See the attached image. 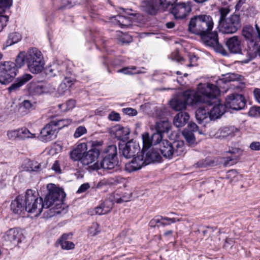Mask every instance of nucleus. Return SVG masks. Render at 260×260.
Wrapping results in <instances>:
<instances>
[{
    "mask_svg": "<svg viewBox=\"0 0 260 260\" xmlns=\"http://www.w3.org/2000/svg\"><path fill=\"white\" fill-rule=\"evenodd\" d=\"M65 84V83L60 84L57 89V94L58 95L57 96H60L64 94L65 92L69 90V88H68Z\"/></svg>",
    "mask_w": 260,
    "mask_h": 260,
    "instance_id": "nucleus-55",
    "label": "nucleus"
},
{
    "mask_svg": "<svg viewBox=\"0 0 260 260\" xmlns=\"http://www.w3.org/2000/svg\"><path fill=\"white\" fill-rule=\"evenodd\" d=\"M200 36L202 41L206 45L212 47L218 46V37L217 31L209 32Z\"/></svg>",
    "mask_w": 260,
    "mask_h": 260,
    "instance_id": "nucleus-22",
    "label": "nucleus"
},
{
    "mask_svg": "<svg viewBox=\"0 0 260 260\" xmlns=\"http://www.w3.org/2000/svg\"><path fill=\"white\" fill-rule=\"evenodd\" d=\"M143 147L141 153L144 154L146 150H147L153 144L152 141H151V137L149 136L148 133H145L142 136Z\"/></svg>",
    "mask_w": 260,
    "mask_h": 260,
    "instance_id": "nucleus-37",
    "label": "nucleus"
},
{
    "mask_svg": "<svg viewBox=\"0 0 260 260\" xmlns=\"http://www.w3.org/2000/svg\"><path fill=\"white\" fill-rule=\"evenodd\" d=\"M182 134L188 143L193 144L195 142V137L192 132L184 129Z\"/></svg>",
    "mask_w": 260,
    "mask_h": 260,
    "instance_id": "nucleus-43",
    "label": "nucleus"
},
{
    "mask_svg": "<svg viewBox=\"0 0 260 260\" xmlns=\"http://www.w3.org/2000/svg\"><path fill=\"white\" fill-rule=\"evenodd\" d=\"M16 62L19 68L26 63L28 70L32 74L41 73L45 65L42 53L35 47L29 48L26 52H20L17 56Z\"/></svg>",
    "mask_w": 260,
    "mask_h": 260,
    "instance_id": "nucleus-2",
    "label": "nucleus"
},
{
    "mask_svg": "<svg viewBox=\"0 0 260 260\" xmlns=\"http://www.w3.org/2000/svg\"><path fill=\"white\" fill-rule=\"evenodd\" d=\"M221 128L223 139L228 137H233L238 132V129L234 126L223 127Z\"/></svg>",
    "mask_w": 260,
    "mask_h": 260,
    "instance_id": "nucleus-40",
    "label": "nucleus"
},
{
    "mask_svg": "<svg viewBox=\"0 0 260 260\" xmlns=\"http://www.w3.org/2000/svg\"><path fill=\"white\" fill-rule=\"evenodd\" d=\"M22 39L21 35L18 32H13L9 34L8 39L6 41L7 46H11L16 44Z\"/></svg>",
    "mask_w": 260,
    "mask_h": 260,
    "instance_id": "nucleus-36",
    "label": "nucleus"
},
{
    "mask_svg": "<svg viewBox=\"0 0 260 260\" xmlns=\"http://www.w3.org/2000/svg\"><path fill=\"white\" fill-rule=\"evenodd\" d=\"M8 17L5 15H0V31H2L6 25V23L8 21Z\"/></svg>",
    "mask_w": 260,
    "mask_h": 260,
    "instance_id": "nucleus-59",
    "label": "nucleus"
},
{
    "mask_svg": "<svg viewBox=\"0 0 260 260\" xmlns=\"http://www.w3.org/2000/svg\"><path fill=\"white\" fill-rule=\"evenodd\" d=\"M241 26L240 16L237 14L230 17L219 23V31L224 34H233L237 32Z\"/></svg>",
    "mask_w": 260,
    "mask_h": 260,
    "instance_id": "nucleus-10",
    "label": "nucleus"
},
{
    "mask_svg": "<svg viewBox=\"0 0 260 260\" xmlns=\"http://www.w3.org/2000/svg\"><path fill=\"white\" fill-rule=\"evenodd\" d=\"M111 133L114 135L117 139L124 140L127 139L130 131L127 127L116 125L112 129Z\"/></svg>",
    "mask_w": 260,
    "mask_h": 260,
    "instance_id": "nucleus-24",
    "label": "nucleus"
},
{
    "mask_svg": "<svg viewBox=\"0 0 260 260\" xmlns=\"http://www.w3.org/2000/svg\"><path fill=\"white\" fill-rule=\"evenodd\" d=\"M55 91V86L49 83L43 84V93H53Z\"/></svg>",
    "mask_w": 260,
    "mask_h": 260,
    "instance_id": "nucleus-51",
    "label": "nucleus"
},
{
    "mask_svg": "<svg viewBox=\"0 0 260 260\" xmlns=\"http://www.w3.org/2000/svg\"><path fill=\"white\" fill-rule=\"evenodd\" d=\"M177 0H149L142 3L144 11L150 15H155L159 10H166L168 7Z\"/></svg>",
    "mask_w": 260,
    "mask_h": 260,
    "instance_id": "nucleus-8",
    "label": "nucleus"
},
{
    "mask_svg": "<svg viewBox=\"0 0 260 260\" xmlns=\"http://www.w3.org/2000/svg\"><path fill=\"white\" fill-rule=\"evenodd\" d=\"M118 73H121L126 75H133L135 74H142L144 72L141 69H137L135 66L123 68L117 71Z\"/></svg>",
    "mask_w": 260,
    "mask_h": 260,
    "instance_id": "nucleus-38",
    "label": "nucleus"
},
{
    "mask_svg": "<svg viewBox=\"0 0 260 260\" xmlns=\"http://www.w3.org/2000/svg\"><path fill=\"white\" fill-rule=\"evenodd\" d=\"M47 188L49 193L44 201L46 209L51 208L53 205L57 209L60 208L63 199L66 197L64 192L53 184H48Z\"/></svg>",
    "mask_w": 260,
    "mask_h": 260,
    "instance_id": "nucleus-6",
    "label": "nucleus"
},
{
    "mask_svg": "<svg viewBox=\"0 0 260 260\" xmlns=\"http://www.w3.org/2000/svg\"><path fill=\"white\" fill-rule=\"evenodd\" d=\"M171 128V124L168 120H162L156 122L155 124L156 132L161 134L168 133Z\"/></svg>",
    "mask_w": 260,
    "mask_h": 260,
    "instance_id": "nucleus-34",
    "label": "nucleus"
},
{
    "mask_svg": "<svg viewBox=\"0 0 260 260\" xmlns=\"http://www.w3.org/2000/svg\"><path fill=\"white\" fill-rule=\"evenodd\" d=\"M13 0H0V15H3L7 9L12 6Z\"/></svg>",
    "mask_w": 260,
    "mask_h": 260,
    "instance_id": "nucleus-42",
    "label": "nucleus"
},
{
    "mask_svg": "<svg viewBox=\"0 0 260 260\" xmlns=\"http://www.w3.org/2000/svg\"><path fill=\"white\" fill-rule=\"evenodd\" d=\"M250 148L254 151H258L260 150V142H252L250 146Z\"/></svg>",
    "mask_w": 260,
    "mask_h": 260,
    "instance_id": "nucleus-63",
    "label": "nucleus"
},
{
    "mask_svg": "<svg viewBox=\"0 0 260 260\" xmlns=\"http://www.w3.org/2000/svg\"><path fill=\"white\" fill-rule=\"evenodd\" d=\"M214 22L211 16L208 15H199L190 20L188 30L190 32L202 35L210 32L213 28Z\"/></svg>",
    "mask_w": 260,
    "mask_h": 260,
    "instance_id": "nucleus-3",
    "label": "nucleus"
},
{
    "mask_svg": "<svg viewBox=\"0 0 260 260\" xmlns=\"http://www.w3.org/2000/svg\"><path fill=\"white\" fill-rule=\"evenodd\" d=\"M103 159L100 161H97L90 166L93 170L103 169L106 171H111L113 172L119 169L120 164L118 158L113 157H102Z\"/></svg>",
    "mask_w": 260,
    "mask_h": 260,
    "instance_id": "nucleus-12",
    "label": "nucleus"
},
{
    "mask_svg": "<svg viewBox=\"0 0 260 260\" xmlns=\"http://www.w3.org/2000/svg\"><path fill=\"white\" fill-rule=\"evenodd\" d=\"M119 14L110 18L111 22L115 25L121 28L128 27L132 24L133 17L135 14L132 13L131 9L120 8Z\"/></svg>",
    "mask_w": 260,
    "mask_h": 260,
    "instance_id": "nucleus-11",
    "label": "nucleus"
},
{
    "mask_svg": "<svg viewBox=\"0 0 260 260\" xmlns=\"http://www.w3.org/2000/svg\"><path fill=\"white\" fill-rule=\"evenodd\" d=\"M90 187V185L88 183H86L82 184L78 188L77 193H80L85 192Z\"/></svg>",
    "mask_w": 260,
    "mask_h": 260,
    "instance_id": "nucleus-60",
    "label": "nucleus"
},
{
    "mask_svg": "<svg viewBox=\"0 0 260 260\" xmlns=\"http://www.w3.org/2000/svg\"><path fill=\"white\" fill-rule=\"evenodd\" d=\"M51 169L53 170L56 173L60 174L61 170L59 161L55 160L52 166Z\"/></svg>",
    "mask_w": 260,
    "mask_h": 260,
    "instance_id": "nucleus-58",
    "label": "nucleus"
},
{
    "mask_svg": "<svg viewBox=\"0 0 260 260\" xmlns=\"http://www.w3.org/2000/svg\"><path fill=\"white\" fill-rule=\"evenodd\" d=\"M17 63L11 61L0 63V83L7 84L11 82L17 75Z\"/></svg>",
    "mask_w": 260,
    "mask_h": 260,
    "instance_id": "nucleus-9",
    "label": "nucleus"
},
{
    "mask_svg": "<svg viewBox=\"0 0 260 260\" xmlns=\"http://www.w3.org/2000/svg\"><path fill=\"white\" fill-rule=\"evenodd\" d=\"M242 35L244 37L251 42L256 44L259 41L257 35L251 25H247L243 28Z\"/></svg>",
    "mask_w": 260,
    "mask_h": 260,
    "instance_id": "nucleus-25",
    "label": "nucleus"
},
{
    "mask_svg": "<svg viewBox=\"0 0 260 260\" xmlns=\"http://www.w3.org/2000/svg\"><path fill=\"white\" fill-rule=\"evenodd\" d=\"M190 63L187 64L188 67H193L196 64V62L198 60L197 56L193 54H190L189 55Z\"/></svg>",
    "mask_w": 260,
    "mask_h": 260,
    "instance_id": "nucleus-62",
    "label": "nucleus"
},
{
    "mask_svg": "<svg viewBox=\"0 0 260 260\" xmlns=\"http://www.w3.org/2000/svg\"><path fill=\"white\" fill-rule=\"evenodd\" d=\"M7 135L10 140H19V128L8 131Z\"/></svg>",
    "mask_w": 260,
    "mask_h": 260,
    "instance_id": "nucleus-44",
    "label": "nucleus"
},
{
    "mask_svg": "<svg viewBox=\"0 0 260 260\" xmlns=\"http://www.w3.org/2000/svg\"><path fill=\"white\" fill-rule=\"evenodd\" d=\"M144 165H145L144 154L140 153L131 161L125 164V170L127 172L131 173L140 169Z\"/></svg>",
    "mask_w": 260,
    "mask_h": 260,
    "instance_id": "nucleus-18",
    "label": "nucleus"
},
{
    "mask_svg": "<svg viewBox=\"0 0 260 260\" xmlns=\"http://www.w3.org/2000/svg\"><path fill=\"white\" fill-rule=\"evenodd\" d=\"M113 203L110 200H106L100 206L96 207L95 209L96 214L103 215L109 212L112 209Z\"/></svg>",
    "mask_w": 260,
    "mask_h": 260,
    "instance_id": "nucleus-30",
    "label": "nucleus"
},
{
    "mask_svg": "<svg viewBox=\"0 0 260 260\" xmlns=\"http://www.w3.org/2000/svg\"><path fill=\"white\" fill-rule=\"evenodd\" d=\"M236 158L233 157H227L223 158V165L224 166H231L233 164V160Z\"/></svg>",
    "mask_w": 260,
    "mask_h": 260,
    "instance_id": "nucleus-61",
    "label": "nucleus"
},
{
    "mask_svg": "<svg viewBox=\"0 0 260 260\" xmlns=\"http://www.w3.org/2000/svg\"><path fill=\"white\" fill-rule=\"evenodd\" d=\"M229 12L230 10L228 8H222L219 10L220 16L218 21V23L221 22V21L226 19L225 17L229 13Z\"/></svg>",
    "mask_w": 260,
    "mask_h": 260,
    "instance_id": "nucleus-53",
    "label": "nucleus"
},
{
    "mask_svg": "<svg viewBox=\"0 0 260 260\" xmlns=\"http://www.w3.org/2000/svg\"><path fill=\"white\" fill-rule=\"evenodd\" d=\"M32 77L30 74H26L21 77L18 78L15 82L12 84L9 87V90L10 92H13L18 89L25 83L29 81L32 78Z\"/></svg>",
    "mask_w": 260,
    "mask_h": 260,
    "instance_id": "nucleus-28",
    "label": "nucleus"
},
{
    "mask_svg": "<svg viewBox=\"0 0 260 260\" xmlns=\"http://www.w3.org/2000/svg\"><path fill=\"white\" fill-rule=\"evenodd\" d=\"M77 0H61L59 9L70 8L76 4Z\"/></svg>",
    "mask_w": 260,
    "mask_h": 260,
    "instance_id": "nucleus-46",
    "label": "nucleus"
},
{
    "mask_svg": "<svg viewBox=\"0 0 260 260\" xmlns=\"http://www.w3.org/2000/svg\"><path fill=\"white\" fill-rule=\"evenodd\" d=\"M159 150L165 157L171 158L173 156L184 154L185 146L182 141H175L172 143L168 140H164L161 142Z\"/></svg>",
    "mask_w": 260,
    "mask_h": 260,
    "instance_id": "nucleus-5",
    "label": "nucleus"
},
{
    "mask_svg": "<svg viewBox=\"0 0 260 260\" xmlns=\"http://www.w3.org/2000/svg\"><path fill=\"white\" fill-rule=\"evenodd\" d=\"M4 240L14 245H18L24 239V236L21 230L18 228H12L5 232Z\"/></svg>",
    "mask_w": 260,
    "mask_h": 260,
    "instance_id": "nucleus-15",
    "label": "nucleus"
},
{
    "mask_svg": "<svg viewBox=\"0 0 260 260\" xmlns=\"http://www.w3.org/2000/svg\"><path fill=\"white\" fill-rule=\"evenodd\" d=\"M189 114L186 112H180L174 117L173 123L177 127L183 126L188 121Z\"/></svg>",
    "mask_w": 260,
    "mask_h": 260,
    "instance_id": "nucleus-27",
    "label": "nucleus"
},
{
    "mask_svg": "<svg viewBox=\"0 0 260 260\" xmlns=\"http://www.w3.org/2000/svg\"><path fill=\"white\" fill-rule=\"evenodd\" d=\"M19 140H25L27 139L36 138V134L31 133L27 128L22 127L19 128Z\"/></svg>",
    "mask_w": 260,
    "mask_h": 260,
    "instance_id": "nucleus-39",
    "label": "nucleus"
},
{
    "mask_svg": "<svg viewBox=\"0 0 260 260\" xmlns=\"http://www.w3.org/2000/svg\"><path fill=\"white\" fill-rule=\"evenodd\" d=\"M146 150L145 151H146ZM161 159L159 154L155 150L151 149L144 154V161H145V166L150 164L154 161H159Z\"/></svg>",
    "mask_w": 260,
    "mask_h": 260,
    "instance_id": "nucleus-29",
    "label": "nucleus"
},
{
    "mask_svg": "<svg viewBox=\"0 0 260 260\" xmlns=\"http://www.w3.org/2000/svg\"><path fill=\"white\" fill-rule=\"evenodd\" d=\"M57 131V128L53 123L51 121L41 130L40 136L38 138L42 141H50L52 137L55 136Z\"/></svg>",
    "mask_w": 260,
    "mask_h": 260,
    "instance_id": "nucleus-19",
    "label": "nucleus"
},
{
    "mask_svg": "<svg viewBox=\"0 0 260 260\" xmlns=\"http://www.w3.org/2000/svg\"><path fill=\"white\" fill-rule=\"evenodd\" d=\"M203 184L205 187L208 188L207 191H210L212 192L215 188L216 182L214 179H211L208 181L204 182Z\"/></svg>",
    "mask_w": 260,
    "mask_h": 260,
    "instance_id": "nucleus-50",
    "label": "nucleus"
},
{
    "mask_svg": "<svg viewBox=\"0 0 260 260\" xmlns=\"http://www.w3.org/2000/svg\"><path fill=\"white\" fill-rule=\"evenodd\" d=\"M35 103H31L28 100H24L20 105V108H23L27 111H30L34 108Z\"/></svg>",
    "mask_w": 260,
    "mask_h": 260,
    "instance_id": "nucleus-52",
    "label": "nucleus"
},
{
    "mask_svg": "<svg viewBox=\"0 0 260 260\" xmlns=\"http://www.w3.org/2000/svg\"><path fill=\"white\" fill-rule=\"evenodd\" d=\"M53 124L57 129H61L65 126H67L72 122L71 119L67 118L62 119L59 120H53L52 121Z\"/></svg>",
    "mask_w": 260,
    "mask_h": 260,
    "instance_id": "nucleus-41",
    "label": "nucleus"
},
{
    "mask_svg": "<svg viewBox=\"0 0 260 260\" xmlns=\"http://www.w3.org/2000/svg\"><path fill=\"white\" fill-rule=\"evenodd\" d=\"M29 166L30 170L31 171H39L42 170L41 165L37 161H30Z\"/></svg>",
    "mask_w": 260,
    "mask_h": 260,
    "instance_id": "nucleus-54",
    "label": "nucleus"
},
{
    "mask_svg": "<svg viewBox=\"0 0 260 260\" xmlns=\"http://www.w3.org/2000/svg\"><path fill=\"white\" fill-rule=\"evenodd\" d=\"M65 68L63 64H59L57 62H54L46 69L47 74L50 76H55L57 74L61 72Z\"/></svg>",
    "mask_w": 260,
    "mask_h": 260,
    "instance_id": "nucleus-33",
    "label": "nucleus"
},
{
    "mask_svg": "<svg viewBox=\"0 0 260 260\" xmlns=\"http://www.w3.org/2000/svg\"><path fill=\"white\" fill-rule=\"evenodd\" d=\"M196 117L199 123L211 120L209 109L207 107L199 108L196 112Z\"/></svg>",
    "mask_w": 260,
    "mask_h": 260,
    "instance_id": "nucleus-26",
    "label": "nucleus"
},
{
    "mask_svg": "<svg viewBox=\"0 0 260 260\" xmlns=\"http://www.w3.org/2000/svg\"><path fill=\"white\" fill-rule=\"evenodd\" d=\"M122 111L126 115L132 116H136L138 114L137 111L132 108H123Z\"/></svg>",
    "mask_w": 260,
    "mask_h": 260,
    "instance_id": "nucleus-56",
    "label": "nucleus"
},
{
    "mask_svg": "<svg viewBox=\"0 0 260 260\" xmlns=\"http://www.w3.org/2000/svg\"><path fill=\"white\" fill-rule=\"evenodd\" d=\"M170 57L172 60L178 62L180 61L182 59V57H180L177 51L172 53L170 56Z\"/></svg>",
    "mask_w": 260,
    "mask_h": 260,
    "instance_id": "nucleus-64",
    "label": "nucleus"
},
{
    "mask_svg": "<svg viewBox=\"0 0 260 260\" xmlns=\"http://www.w3.org/2000/svg\"><path fill=\"white\" fill-rule=\"evenodd\" d=\"M11 210L14 214L18 216L22 215L25 213L26 210L24 196H19L12 201Z\"/></svg>",
    "mask_w": 260,
    "mask_h": 260,
    "instance_id": "nucleus-17",
    "label": "nucleus"
},
{
    "mask_svg": "<svg viewBox=\"0 0 260 260\" xmlns=\"http://www.w3.org/2000/svg\"><path fill=\"white\" fill-rule=\"evenodd\" d=\"M122 155L125 158H131L138 154L140 151L139 144L136 142L131 140L127 142L123 147L120 148Z\"/></svg>",
    "mask_w": 260,
    "mask_h": 260,
    "instance_id": "nucleus-16",
    "label": "nucleus"
},
{
    "mask_svg": "<svg viewBox=\"0 0 260 260\" xmlns=\"http://www.w3.org/2000/svg\"><path fill=\"white\" fill-rule=\"evenodd\" d=\"M211 90L208 84L198 85L197 90L188 89L185 91L182 95L174 97L170 101L171 107L176 111H181L186 108V105L194 106L199 102L217 101L216 95L218 93L217 89L213 88L212 94L209 95L208 91Z\"/></svg>",
    "mask_w": 260,
    "mask_h": 260,
    "instance_id": "nucleus-1",
    "label": "nucleus"
},
{
    "mask_svg": "<svg viewBox=\"0 0 260 260\" xmlns=\"http://www.w3.org/2000/svg\"><path fill=\"white\" fill-rule=\"evenodd\" d=\"M28 90L33 95L43 93V84L39 82H31L28 85Z\"/></svg>",
    "mask_w": 260,
    "mask_h": 260,
    "instance_id": "nucleus-32",
    "label": "nucleus"
},
{
    "mask_svg": "<svg viewBox=\"0 0 260 260\" xmlns=\"http://www.w3.org/2000/svg\"><path fill=\"white\" fill-rule=\"evenodd\" d=\"M100 232L99 225L97 223L94 222L88 229V234L91 236H94Z\"/></svg>",
    "mask_w": 260,
    "mask_h": 260,
    "instance_id": "nucleus-45",
    "label": "nucleus"
},
{
    "mask_svg": "<svg viewBox=\"0 0 260 260\" xmlns=\"http://www.w3.org/2000/svg\"><path fill=\"white\" fill-rule=\"evenodd\" d=\"M246 101L244 96L239 94H232L228 95L225 100V108L235 110H239L244 108Z\"/></svg>",
    "mask_w": 260,
    "mask_h": 260,
    "instance_id": "nucleus-14",
    "label": "nucleus"
},
{
    "mask_svg": "<svg viewBox=\"0 0 260 260\" xmlns=\"http://www.w3.org/2000/svg\"><path fill=\"white\" fill-rule=\"evenodd\" d=\"M100 153V149L92 148L88 151L85 152L81 162L84 165H89L98 159Z\"/></svg>",
    "mask_w": 260,
    "mask_h": 260,
    "instance_id": "nucleus-20",
    "label": "nucleus"
},
{
    "mask_svg": "<svg viewBox=\"0 0 260 260\" xmlns=\"http://www.w3.org/2000/svg\"><path fill=\"white\" fill-rule=\"evenodd\" d=\"M151 141L153 145H156L159 143L162 139V134L157 132L153 134L151 136Z\"/></svg>",
    "mask_w": 260,
    "mask_h": 260,
    "instance_id": "nucleus-48",
    "label": "nucleus"
},
{
    "mask_svg": "<svg viewBox=\"0 0 260 260\" xmlns=\"http://www.w3.org/2000/svg\"><path fill=\"white\" fill-rule=\"evenodd\" d=\"M226 46L232 53H240L242 50L241 40L238 36H233L229 38L226 42Z\"/></svg>",
    "mask_w": 260,
    "mask_h": 260,
    "instance_id": "nucleus-21",
    "label": "nucleus"
},
{
    "mask_svg": "<svg viewBox=\"0 0 260 260\" xmlns=\"http://www.w3.org/2000/svg\"><path fill=\"white\" fill-rule=\"evenodd\" d=\"M108 119L111 121H118L120 119V116L118 113L113 111L109 114Z\"/></svg>",
    "mask_w": 260,
    "mask_h": 260,
    "instance_id": "nucleus-57",
    "label": "nucleus"
},
{
    "mask_svg": "<svg viewBox=\"0 0 260 260\" xmlns=\"http://www.w3.org/2000/svg\"><path fill=\"white\" fill-rule=\"evenodd\" d=\"M25 210L31 217H37L42 212L43 208H46L45 202L41 197H38L35 191L27 189L24 195Z\"/></svg>",
    "mask_w": 260,
    "mask_h": 260,
    "instance_id": "nucleus-4",
    "label": "nucleus"
},
{
    "mask_svg": "<svg viewBox=\"0 0 260 260\" xmlns=\"http://www.w3.org/2000/svg\"><path fill=\"white\" fill-rule=\"evenodd\" d=\"M87 129L85 126H79L75 130L74 134L75 138H78L87 133Z\"/></svg>",
    "mask_w": 260,
    "mask_h": 260,
    "instance_id": "nucleus-47",
    "label": "nucleus"
},
{
    "mask_svg": "<svg viewBox=\"0 0 260 260\" xmlns=\"http://www.w3.org/2000/svg\"><path fill=\"white\" fill-rule=\"evenodd\" d=\"M72 237L71 234H63L59 239V243L62 249L65 250H70L74 248L75 245L73 242L68 240Z\"/></svg>",
    "mask_w": 260,
    "mask_h": 260,
    "instance_id": "nucleus-31",
    "label": "nucleus"
},
{
    "mask_svg": "<svg viewBox=\"0 0 260 260\" xmlns=\"http://www.w3.org/2000/svg\"><path fill=\"white\" fill-rule=\"evenodd\" d=\"M203 84H208L210 87L211 90L208 91L207 94L209 95L212 94V91L214 87L216 88L218 91V93L216 95L215 98L217 101L214 102L213 101H209L207 102H199V103L207 104L208 106L210 107L212 105L214 106L212 109H209L210 119L212 120L217 119L220 117L225 112V107L224 105L221 104L220 101L218 98V96L220 94V90L215 85L209 83H203Z\"/></svg>",
    "mask_w": 260,
    "mask_h": 260,
    "instance_id": "nucleus-7",
    "label": "nucleus"
},
{
    "mask_svg": "<svg viewBox=\"0 0 260 260\" xmlns=\"http://www.w3.org/2000/svg\"><path fill=\"white\" fill-rule=\"evenodd\" d=\"M248 115L251 117H260V107H251L249 110Z\"/></svg>",
    "mask_w": 260,
    "mask_h": 260,
    "instance_id": "nucleus-49",
    "label": "nucleus"
},
{
    "mask_svg": "<svg viewBox=\"0 0 260 260\" xmlns=\"http://www.w3.org/2000/svg\"><path fill=\"white\" fill-rule=\"evenodd\" d=\"M102 157L117 158V147L115 145H110L106 147L101 152Z\"/></svg>",
    "mask_w": 260,
    "mask_h": 260,
    "instance_id": "nucleus-35",
    "label": "nucleus"
},
{
    "mask_svg": "<svg viewBox=\"0 0 260 260\" xmlns=\"http://www.w3.org/2000/svg\"><path fill=\"white\" fill-rule=\"evenodd\" d=\"M87 151V145L85 143L78 144L70 152V157L74 161L80 160Z\"/></svg>",
    "mask_w": 260,
    "mask_h": 260,
    "instance_id": "nucleus-23",
    "label": "nucleus"
},
{
    "mask_svg": "<svg viewBox=\"0 0 260 260\" xmlns=\"http://www.w3.org/2000/svg\"><path fill=\"white\" fill-rule=\"evenodd\" d=\"M173 3L171 13L176 19L185 18L191 11L190 2Z\"/></svg>",
    "mask_w": 260,
    "mask_h": 260,
    "instance_id": "nucleus-13",
    "label": "nucleus"
}]
</instances>
